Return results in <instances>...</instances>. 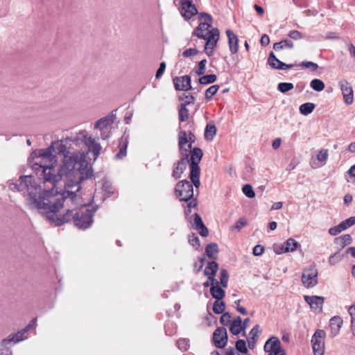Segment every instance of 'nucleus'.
Returning <instances> with one entry per match:
<instances>
[{
    "label": "nucleus",
    "mask_w": 355,
    "mask_h": 355,
    "mask_svg": "<svg viewBox=\"0 0 355 355\" xmlns=\"http://www.w3.org/2000/svg\"><path fill=\"white\" fill-rule=\"evenodd\" d=\"M225 309V304L222 300H216L213 304V311L216 314L223 313Z\"/></svg>",
    "instance_id": "nucleus-32"
},
{
    "label": "nucleus",
    "mask_w": 355,
    "mask_h": 355,
    "mask_svg": "<svg viewBox=\"0 0 355 355\" xmlns=\"http://www.w3.org/2000/svg\"><path fill=\"white\" fill-rule=\"evenodd\" d=\"M219 89V86L218 85H212L211 87H209L206 91H205V98L206 99H210L212 98L213 96H214L216 94V93L217 92V91Z\"/></svg>",
    "instance_id": "nucleus-39"
},
{
    "label": "nucleus",
    "mask_w": 355,
    "mask_h": 355,
    "mask_svg": "<svg viewBox=\"0 0 355 355\" xmlns=\"http://www.w3.org/2000/svg\"><path fill=\"white\" fill-rule=\"evenodd\" d=\"M214 345L218 348H223L227 343V330L224 327H218L213 334Z\"/></svg>",
    "instance_id": "nucleus-12"
},
{
    "label": "nucleus",
    "mask_w": 355,
    "mask_h": 355,
    "mask_svg": "<svg viewBox=\"0 0 355 355\" xmlns=\"http://www.w3.org/2000/svg\"><path fill=\"white\" fill-rule=\"evenodd\" d=\"M189 160L188 159V154H185V157H182L175 166L172 175L177 180L181 178L182 174L184 172L187 168V166L189 164Z\"/></svg>",
    "instance_id": "nucleus-17"
},
{
    "label": "nucleus",
    "mask_w": 355,
    "mask_h": 355,
    "mask_svg": "<svg viewBox=\"0 0 355 355\" xmlns=\"http://www.w3.org/2000/svg\"><path fill=\"white\" fill-rule=\"evenodd\" d=\"M123 144H120V149L119 152L116 153V158L121 159L123 157L126 155V148L128 144V141L126 139H122Z\"/></svg>",
    "instance_id": "nucleus-35"
},
{
    "label": "nucleus",
    "mask_w": 355,
    "mask_h": 355,
    "mask_svg": "<svg viewBox=\"0 0 355 355\" xmlns=\"http://www.w3.org/2000/svg\"><path fill=\"white\" fill-rule=\"evenodd\" d=\"M263 350L266 355H286L285 349L282 347L280 340L276 336H272L266 340Z\"/></svg>",
    "instance_id": "nucleus-8"
},
{
    "label": "nucleus",
    "mask_w": 355,
    "mask_h": 355,
    "mask_svg": "<svg viewBox=\"0 0 355 355\" xmlns=\"http://www.w3.org/2000/svg\"><path fill=\"white\" fill-rule=\"evenodd\" d=\"M247 224V221L244 218H240L234 226L232 227V230L239 232Z\"/></svg>",
    "instance_id": "nucleus-45"
},
{
    "label": "nucleus",
    "mask_w": 355,
    "mask_h": 355,
    "mask_svg": "<svg viewBox=\"0 0 355 355\" xmlns=\"http://www.w3.org/2000/svg\"><path fill=\"white\" fill-rule=\"evenodd\" d=\"M189 242L191 245L196 247V248L200 246V240L198 236H195L194 234L189 236Z\"/></svg>",
    "instance_id": "nucleus-53"
},
{
    "label": "nucleus",
    "mask_w": 355,
    "mask_h": 355,
    "mask_svg": "<svg viewBox=\"0 0 355 355\" xmlns=\"http://www.w3.org/2000/svg\"><path fill=\"white\" fill-rule=\"evenodd\" d=\"M226 35L228 38V44L230 51L232 54L237 53L239 49V39L238 37L231 31L227 30Z\"/></svg>",
    "instance_id": "nucleus-20"
},
{
    "label": "nucleus",
    "mask_w": 355,
    "mask_h": 355,
    "mask_svg": "<svg viewBox=\"0 0 355 355\" xmlns=\"http://www.w3.org/2000/svg\"><path fill=\"white\" fill-rule=\"evenodd\" d=\"M37 325V318L33 319L31 322L24 328V329L26 330V332H28L29 330L35 328Z\"/></svg>",
    "instance_id": "nucleus-60"
},
{
    "label": "nucleus",
    "mask_w": 355,
    "mask_h": 355,
    "mask_svg": "<svg viewBox=\"0 0 355 355\" xmlns=\"http://www.w3.org/2000/svg\"><path fill=\"white\" fill-rule=\"evenodd\" d=\"M268 64L275 69H279V70H285V69H289L295 66V64H287L282 61H280L277 57L275 56V53L271 51L269 53L268 58Z\"/></svg>",
    "instance_id": "nucleus-14"
},
{
    "label": "nucleus",
    "mask_w": 355,
    "mask_h": 355,
    "mask_svg": "<svg viewBox=\"0 0 355 355\" xmlns=\"http://www.w3.org/2000/svg\"><path fill=\"white\" fill-rule=\"evenodd\" d=\"M318 269L315 266H310L303 270L302 282L306 288H313L318 284Z\"/></svg>",
    "instance_id": "nucleus-9"
},
{
    "label": "nucleus",
    "mask_w": 355,
    "mask_h": 355,
    "mask_svg": "<svg viewBox=\"0 0 355 355\" xmlns=\"http://www.w3.org/2000/svg\"><path fill=\"white\" fill-rule=\"evenodd\" d=\"M87 152H77L62 157L58 166L55 162L49 164L40 160L29 161V165L34 171L42 170L44 180L36 182L32 175L21 176L16 183H10L11 190L27 192L26 204L31 209L47 207L50 202L53 211L58 208V202L62 200L80 204V182L92 176L90 164L87 162Z\"/></svg>",
    "instance_id": "nucleus-1"
},
{
    "label": "nucleus",
    "mask_w": 355,
    "mask_h": 355,
    "mask_svg": "<svg viewBox=\"0 0 355 355\" xmlns=\"http://www.w3.org/2000/svg\"><path fill=\"white\" fill-rule=\"evenodd\" d=\"M348 51L352 58H355V46L352 44H347Z\"/></svg>",
    "instance_id": "nucleus-62"
},
{
    "label": "nucleus",
    "mask_w": 355,
    "mask_h": 355,
    "mask_svg": "<svg viewBox=\"0 0 355 355\" xmlns=\"http://www.w3.org/2000/svg\"><path fill=\"white\" fill-rule=\"evenodd\" d=\"M189 114L188 109L184 105H181L179 110V119L182 122L186 121L189 119Z\"/></svg>",
    "instance_id": "nucleus-37"
},
{
    "label": "nucleus",
    "mask_w": 355,
    "mask_h": 355,
    "mask_svg": "<svg viewBox=\"0 0 355 355\" xmlns=\"http://www.w3.org/2000/svg\"><path fill=\"white\" fill-rule=\"evenodd\" d=\"M210 293L214 298L218 300H223L225 297V291L224 289L220 288L218 284H216L210 288Z\"/></svg>",
    "instance_id": "nucleus-27"
},
{
    "label": "nucleus",
    "mask_w": 355,
    "mask_h": 355,
    "mask_svg": "<svg viewBox=\"0 0 355 355\" xmlns=\"http://www.w3.org/2000/svg\"><path fill=\"white\" fill-rule=\"evenodd\" d=\"M193 183L188 180H182L179 182L175 187V193L180 197V200L189 202V208L196 207L197 205L196 200L194 199Z\"/></svg>",
    "instance_id": "nucleus-5"
},
{
    "label": "nucleus",
    "mask_w": 355,
    "mask_h": 355,
    "mask_svg": "<svg viewBox=\"0 0 355 355\" xmlns=\"http://www.w3.org/2000/svg\"><path fill=\"white\" fill-rule=\"evenodd\" d=\"M53 153L65 156L67 155L66 153H68V148L66 145L60 141H53L46 149L39 150L37 152L33 154L28 159V162L32 159H35V161L40 160L46 164L56 162L55 156Z\"/></svg>",
    "instance_id": "nucleus-4"
},
{
    "label": "nucleus",
    "mask_w": 355,
    "mask_h": 355,
    "mask_svg": "<svg viewBox=\"0 0 355 355\" xmlns=\"http://www.w3.org/2000/svg\"><path fill=\"white\" fill-rule=\"evenodd\" d=\"M343 231H344V230L340 223L338 225L329 228V233L331 236H336Z\"/></svg>",
    "instance_id": "nucleus-48"
},
{
    "label": "nucleus",
    "mask_w": 355,
    "mask_h": 355,
    "mask_svg": "<svg viewBox=\"0 0 355 355\" xmlns=\"http://www.w3.org/2000/svg\"><path fill=\"white\" fill-rule=\"evenodd\" d=\"M349 314L351 316V318H353L355 317V306L352 305L350 306L348 309Z\"/></svg>",
    "instance_id": "nucleus-64"
},
{
    "label": "nucleus",
    "mask_w": 355,
    "mask_h": 355,
    "mask_svg": "<svg viewBox=\"0 0 355 355\" xmlns=\"http://www.w3.org/2000/svg\"><path fill=\"white\" fill-rule=\"evenodd\" d=\"M242 191L243 193L250 198H252L255 196V193L250 184H245L242 188Z\"/></svg>",
    "instance_id": "nucleus-41"
},
{
    "label": "nucleus",
    "mask_w": 355,
    "mask_h": 355,
    "mask_svg": "<svg viewBox=\"0 0 355 355\" xmlns=\"http://www.w3.org/2000/svg\"><path fill=\"white\" fill-rule=\"evenodd\" d=\"M300 65L306 68H311L312 71H315L318 68V65L316 63L309 61L302 62Z\"/></svg>",
    "instance_id": "nucleus-55"
},
{
    "label": "nucleus",
    "mask_w": 355,
    "mask_h": 355,
    "mask_svg": "<svg viewBox=\"0 0 355 355\" xmlns=\"http://www.w3.org/2000/svg\"><path fill=\"white\" fill-rule=\"evenodd\" d=\"M198 50L196 49L190 48L185 50L182 53V56L184 58L193 57L197 55Z\"/></svg>",
    "instance_id": "nucleus-52"
},
{
    "label": "nucleus",
    "mask_w": 355,
    "mask_h": 355,
    "mask_svg": "<svg viewBox=\"0 0 355 355\" xmlns=\"http://www.w3.org/2000/svg\"><path fill=\"white\" fill-rule=\"evenodd\" d=\"M300 246L299 243L293 239H288L284 243V245L279 250L277 249H275V252L277 254H280L282 252H293Z\"/></svg>",
    "instance_id": "nucleus-21"
},
{
    "label": "nucleus",
    "mask_w": 355,
    "mask_h": 355,
    "mask_svg": "<svg viewBox=\"0 0 355 355\" xmlns=\"http://www.w3.org/2000/svg\"><path fill=\"white\" fill-rule=\"evenodd\" d=\"M202 155V150L199 148H194L191 150L190 179L196 189L200 185V168L198 164L201 161Z\"/></svg>",
    "instance_id": "nucleus-6"
},
{
    "label": "nucleus",
    "mask_w": 355,
    "mask_h": 355,
    "mask_svg": "<svg viewBox=\"0 0 355 355\" xmlns=\"http://www.w3.org/2000/svg\"><path fill=\"white\" fill-rule=\"evenodd\" d=\"M177 345L182 351H186L189 347V340L184 338L180 339L177 342Z\"/></svg>",
    "instance_id": "nucleus-49"
},
{
    "label": "nucleus",
    "mask_w": 355,
    "mask_h": 355,
    "mask_svg": "<svg viewBox=\"0 0 355 355\" xmlns=\"http://www.w3.org/2000/svg\"><path fill=\"white\" fill-rule=\"evenodd\" d=\"M173 83L177 90L188 91L191 89V78L189 76L176 77L173 79Z\"/></svg>",
    "instance_id": "nucleus-16"
},
{
    "label": "nucleus",
    "mask_w": 355,
    "mask_h": 355,
    "mask_svg": "<svg viewBox=\"0 0 355 355\" xmlns=\"http://www.w3.org/2000/svg\"><path fill=\"white\" fill-rule=\"evenodd\" d=\"M278 89L282 93H286L294 88V85L291 83H280L277 85Z\"/></svg>",
    "instance_id": "nucleus-38"
},
{
    "label": "nucleus",
    "mask_w": 355,
    "mask_h": 355,
    "mask_svg": "<svg viewBox=\"0 0 355 355\" xmlns=\"http://www.w3.org/2000/svg\"><path fill=\"white\" fill-rule=\"evenodd\" d=\"M230 331L233 335H238L241 331H243L242 328V320L240 317L236 318L232 321Z\"/></svg>",
    "instance_id": "nucleus-25"
},
{
    "label": "nucleus",
    "mask_w": 355,
    "mask_h": 355,
    "mask_svg": "<svg viewBox=\"0 0 355 355\" xmlns=\"http://www.w3.org/2000/svg\"><path fill=\"white\" fill-rule=\"evenodd\" d=\"M264 252V247L261 245H257L253 248V254L254 256H261Z\"/></svg>",
    "instance_id": "nucleus-54"
},
{
    "label": "nucleus",
    "mask_w": 355,
    "mask_h": 355,
    "mask_svg": "<svg viewBox=\"0 0 355 355\" xmlns=\"http://www.w3.org/2000/svg\"><path fill=\"white\" fill-rule=\"evenodd\" d=\"M205 259L202 257L199 259V261L194 264V268L197 270V272L200 271L204 265V261Z\"/></svg>",
    "instance_id": "nucleus-59"
},
{
    "label": "nucleus",
    "mask_w": 355,
    "mask_h": 355,
    "mask_svg": "<svg viewBox=\"0 0 355 355\" xmlns=\"http://www.w3.org/2000/svg\"><path fill=\"white\" fill-rule=\"evenodd\" d=\"M231 315L228 312L223 313L220 318V322L223 326H227L231 322Z\"/></svg>",
    "instance_id": "nucleus-46"
},
{
    "label": "nucleus",
    "mask_w": 355,
    "mask_h": 355,
    "mask_svg": "<svg viewBox=\"0 0 355 355\" xmlns=\"http://www.w3.org/2000/svg\"><path fill=\"white\" fill-rule=\"evenodd\" d=\"M181 14L186 19H191L197 14V9L190 0H180Z\"/></svg>",
    "instance_id": "nucleus-13"
},
{
    "label": "nucleus",
    "mask_w": 355,
    "mask_h": 355,
    "mask_svg": "<svg viewBox=\"0 0 355 355\" xmlns=\"http://www.w3.org/2000/svg\"><path fill=\"white\" fill-rule=\"evenodd\" d=\"M294 48V43L289 40H284L273 44V49L279 51L283 49H293Z\"/></svg>",
    "instance_id": "nucleus-26"
},
{
    "label": "nucleus",
    "mask_w": 355,
    "mask_h": 355,
    "mask_svg": "<svg viewBox=\"0 0 355 355\" xmlns=\"http://www.w3.org/2000/svg\"><path fill=\"white\" fill-rule=\"evenodd\" d=\"M192 226H193V229L198 231L199 234L202 236L205 237L208 235V234H209L208 229L204 225L201 217L198 214H195L193 216Z\"/></svg>",
    "instance_id": "nucleus-19"
},
{
    "label": "nucleus",
    "mask_w": 355,
    "mask_h": 355,
    "mask_svg": "<svg viewBox=\"0 0 355 355\" xmlns=\"http://www.w3.org/2000/svg\"><path fill=\"white\" fill-rule=\"evenodd\" d=\"M178 141H179V146L180 149L182 150L184 148V146L187 144L188 140H187V135L185 131H181L180 132L178 135Z\"/></svg>",
    "instance_id": "nucleus-36"
},
{
    "label": "nucleus",
    "mask_w": 355,
    "mask_h": 355,
    "mask_svg": "<svg viewBox=\"0 0 355 355\" xmlns=\"http://www.w3.org/2000/svg\"><path fill=\"white\" fill-rule=\"evenodd\" d=\"M288 37L295 40H299L303 37L302 33L295 30L290 31Z\"/></svg>",
    "instance_id": "nucleus-51"
},
{
    "label": "nucleus",
    "mask_w": 355,
    "mask_h": 355,
    "mask_svg": "<svg viewBox=\"0 0 355 355\" xmlns=\"http://www.w3.org/2000/svg\"><path fill=\"white\" fill-rule=\"evenodd\" d=\"M304 298L306 302L308 303L310 305V306L313 309H318L319 307H321L324 300L323 297L315 295H305Z\"/></svg>",
    "instance_id": "nucleus-22"
},
{
    "label": "nucleus",
    "mask_w": 355,
    "mask_h": 355,
    "mask_svg": "<svg viewBox=\"0 0 355 355\" xmlns=\"http://www.w3.org/2000/svg\"><path fill=\"white\" fill-rule=\"evenodd\" d=\"M112 123V120L109 117H105L99 119L95 123V128L101 131V137L103 139H106L108 135H105V132L109 130V126Z\"/></svg>",
    "instance_id": "nucleus-18"
},
{
    "label": "nucleus",
    "mask_w": 355,
    "mask_h": 355,
    "mask_svg": "<svg viewBox=\"0 0 355 355\" xmlns=\"http://www.w3.org/2000/svg\"><path fill=\"white\" fill-rule=\"evenodd\" d=\"M77 141L84 142L88 150L94 155V159H96L101 150V144L86 131H80L77 135Z\"/></svg>",
    "instance_id": "nucleus-7"
},
{
    "label": "nucleus",
    "mask_w": 355,
    "mask_h": 355,
    "mask_svg": "<svg viewBox=\"0 0 355 355\" xmlns=\"http://www.w3.org/2000/svg\"><path fill=\"white\" fill-rule=\"evenodd\" d=\"M216 284H218V281L215 278H213V279H208L207 281H206L205 282L203 283L204 287H209L210 286H215Z\"/></svg>",
    "instance_id": "nucleus-58"
},
{
    "label": "nucleus",
    "mask_w": 355,
    "mask_h": 355,
    "mask_svg": "<svg viewBox=\"0 0 355 355\" xmlns=\"http://www.w3.org/2000/svg\"><path fill=\"white\" fill-rule=\"evenodd\" d=\"M338 85L343 96L344 103L347 105H352L354 102V92L351 84L346 80H341Z\"/></svg>",
    "instance_id": "nucleus-11"
},
{
    "label": "nucleus",
    "mask_w": 355,
    "mask_h": 355,
    "mask_svg": "<svg viewBox=\"0 0 355 355\" xmlns=\"http://www.w3.org/2000/svg\"><path fill=\"white\" fill-rule=\"evenodd\" d=\"M80 204L69 202L68 205L62 200L58 202V208L53 211L51 207L53 202H50L47 207L36 209L45 215L46 218L51 223L59 226L64 223L73 221L78 228L85 229L90 227L93 223L94 211L88 206L83 205L82 198Z\"/></svg>",
    "instance_id": "nucleus-2"
},
{
    "label": "nucleus",
    "mask_w": 355,
    "mask_h": 355,
    "mask_svg": "<svg viewBox=\"0 0 355 355\" xmlns=\"http://www.w3.org/2000/svg\"><path fill=\"white\" fill-rule=\"evenodd\" d=\"M199 25L194 34L199 38L206 40L205 51L208 56L213 55L214 49L216 46L220 37L218 28H211L213 19L210 15L206 12L199 14Z\"/></svg>",
    "instance_id": "nucleus-3"
},
{
    "label": "nucleus",
    "mask_w": 355,
    "mask_h": 355,
    "mask_svg": "<svg viewBox=\"0 0 355 355\" xmlns=\"http://www.w3.org/2000/svg\"><path fill=\"white\" fill-rule=\"evenodd\" d=\"M236 349L237 351L243 354H246L248 352L245 341L241 339L236 342Z\"/></svg>",
    "instance_id": "nucleus-40"
},
{
    "label": "nucleus",
    "mask_w": 355,
    "mask_h": 355,
    "mask_svg": "<svg viewBox=\"0 0 355 355\" xmlns=\"http://www.w3.org/2000/svg\"><path fill=\"white\" fill-rule=\"evenodd\" d=\"M310 87L316 92H321L324 89L325 85L322 80L315 78L311 81Z\"/></svg>",
    "instance_id": "nucleus-31"
},
{
    "label": "nucleus",
    "mask_w": 355,
    "mask_h": 355,
    "mask_svg": "<svg viewBox=\"0 0 355 355\" xmlns=\"http://www.w3.org/2000/svg\"><path fill=\"white\" fill-rule=\"evenodd\" d=\"M228 278L227 271L225 269L222 270L220 276V283L223 287L226 288L227 286Z\"/></svg>",
    "instance_id": "nucleus-42"
},
{
    "label": "nucleus",
    "mask_w": 355,
    "mask_h": 355,
    "mask_svg": "<svg viewBox=\"0 0 355 355\" xmlns=\"http://www.w3.org/2000/svg\"><path fill=\"white\" fill-rule=\"evenodd\" d=\"M328 150L327 149H322L318 152L317 159L320 162V164H317L315 167H320L324 166L328 159Z\"/></svg>",
    "instance_id": "nucleus-29"
},
{
    "label": "nucleus",
    "mask_w": 355,
    "mask_h": 355,
    "mask_svg": "<svg viewBox=\"0 0 355 355\" xmlns=\"http://www.w3.org/2000/svg\"><path fill=\"white\" fill-rule=\"evenodd\" d=\"M326 333L324 330L318 329L311 338V345L314 355H324V340Z\"/></svg>",
    "instance_id": "nucleus-10"
},
{
    "label": "nucleus",
    "mask_w": 355,
    "mask_h": 355,
    "mask_svg": "<svg viewBox=\"0 0 355 355\" xmlns=\"http://www.w3.org/2000/svg\"><path fill=\"white\" fill-rule=\"evenodd\" d=\"M206 64H207V60H202L199 62L198 68H197V69L196 71V73L198 75H202V74L205 73V70H206Z\"/></svg>",
    "instance_id": "nucleus-47"
},
{
    "label": "nucleus",
    "mask_w": 355,
    "mask_h": 355,
    "mask_svg": "<svg viewBox=\"0 0 355 355\" xmlns=\"http://www.w3.org/2000/svg\"><path fill=\"white\" fill-rule=\"evenodd\" d=\"M315 107V105L313 103H305L300 106L299 110L302 114L307 116L313 111Z\"/></svg>",
    "instance_id": "nucleus-30"
},
{
    "label": "nucleus",
    "mask_w": 355,
    "mask_h": 355,
    "mask_svg": "<svg viewBox=\"0 0 355 355\" xmlns=\"http://www.w3.org/2000/svg\"><path fill=\"white\" fill-rule=\"evenodd\" d=\"M180 99L181 101H183L182 105H184L185 107H187V105H189L191 103H193L194 98L192 96L182 94Z\"/></svg>",
    "instance_id": "nucleus-50"
},
{
    "label": "nucleus",
    "mask_w": 355,
    "mask_h": 355,
    "mask_svg": "<svg viewBox=\"0 0 355 355\" xmlns=\"http://www.w3.org/2000/svg\"><path fill=\"white\" fill-rule=\"evenodd\" d=\"M260 43L262 46H267L270 43V37L267 35H263L260 40Z\"/></svg>",
    "instance_id": "nucleus-61"
},
{
    "label": "nucleus",
    "mask_w": 355,
    "mask_h": 355,
    "mask_svg": "<svg viewBox=\"0 0 355 355\" xmlns=\"http://www.w3.org/2000/svg\"><path fill=\"white\" fill-rule=\"evenodd\" d=\"M218 251V245L216 243L208 244L205 248L206 255L211 259L214 258V254L217 253Z\"/></svg>",
    "instance_id": "nucleus-33"
},
{
    "label": "nucleus",
    "mask_w": 355,
    "mask_h": 355,
    "mask_svg": "<svg viewBox=\"0 0 355 355\" xmlns=\"http://www.w3.org/2000/svg\"><path fill=\"white\" fill-rule=\"evenodd\" d=\"M344 230L355 225V216H352L340 223Z\"/></svg>",
    "instance_id": "nucleus-43"
},
{
    "label": "nucleus",
    "mask_w": 355,
    "mask_h": 355,
    "mask_svg": "<svg viewBox=\"0 0 355 355\" xmlns=\"http://www.w3.org/2000/svg\"><path fill=\"white\" fill-rule=\"evenodd\" d=\"M217 129L214 124H207L205 130V138L206 140L212 141L216 135Z\"/></svg>",
    "instance_id": "nucleus-28"
},
{
    "label": "nucleus",
    "mask_w": 355,
    "mask_h": 355,
    "mask_svg": "<svg viewBox=\"0 0 355 355\" xmlns=\"http://www.w3.org/2000/svg\"><path fill=\"white\" fill-rule=\"evenodd\" d=\"M240 301V300H238L235 302V304H236V309L241 314L245 315L247 314V311L243 306L239 305Z\"/></svg>",
    "instance_id": "nucleus-57"
},
{
    "label": "nucleus",
    "mask_w": 355,
    "mask_h": 355,
    "mask_svg": "<svg viewBox=\"0 0 355 355\" xmlns=\"http://www.w3.org/2000/svg\"><path fill=\"white\" fill-rule=\"evenodd\" d=\"M165 69H166V63L164 62H161L159 64V67L157 69L156 75H155L156 78L158 79L162 76V74L164 73V72L165 71Z\"/></svg>",
    "instance_id": "nucleus-56"
},
{
    "label": "nucleus",
    "mask_w": 355,
    "mask_h": 355,
    "mask_svg": "<svg viewBox=\"0 0 355 355\" xmlns=\"http://www.w3.org/2000/svg\"><path fill=\"white\" fill-rule=\"evenodd\" d=\"M27 334L26 330L23 329L19 331L16 334L10 335L7 338L3 339L1 342V346L6 347L10 343L13 342L14 343H19L20 341L24 340L27 338L26 334Z\"/></svg>",
    "instance_id": "nucleus-15"
},
{
    "label": "nucleus",
    "mask_w": 355,
    "mask_h": 355,
    "mask_svg": "<svg viewBox=\"0 0 355 355\" xmlns=\"http://www.w3.org/2000/svg\"><path fill=\"white\" fill-rule=\"evenodd\" d=\"M261 334L260 326L256 324L250 331V336L252 340H257Z\"/></svg>",
    "instance_id": "nucleus-44"
},
{
    "label": "nucleus",
    "mask_w": 355,
    "mask_h": 355,
    "mask_svg": "<svg viewBox=\"0 0 355 355\" xmlns=\"http://www.w3.org/2000/svg\"><path fill=\"white\" fill-rule=\"evenodd\" d=\"M216 80V76L214 74L205 75L200 78L199 82L202 85L213 83Z\"/></svg>",
    "instance_id": "nucleus-34"
},
{
    "label": "nucleus",
    "mask_w": 355,
    "mask_h": 355,
    "mask_svg": "<svg viewBox=\"0 0 355 355\" xmlns=\"http://www.w3.org/2000/svg\"><path fill=\"white\" fill-rule=\"evenodd\" d=\"M218 269V265L214 261L208 263L207 266L205 268L204 274L208 279L215 278L216 274Z\"/></svg>",
    "instance_id": "nucleus-24"
},
{
    "label": "nucleus",
    "mask_w": 355,
    "mask_h": 355,
    "mask_svg": "<svg viewBox=\"0 0 355 355\" xmlns=\"http://www.w3.org/2000/svg\"><path fill=\"white\" fill-rule=\"evenodd\" d=\"M0 355H12V352L10 349L7 348V346L6 347H3L1 349Z\"/></svg>",
    "instance_id": "nucleus-63"
},
{
    "label": "nucleus",
    "mask_w": 355,
    "mask_h": 355,
    "mask_svg": "<svg viewBox=\"0 0 355 355\" xmlns=\"http://www.w3.org/2000/svg\"><path fill=\"white\" fill-rule=\"evenodd\" d=\"M343 325V320L339 316H334L330 320V328H331V334L332 336H336L341 327Z\"/></svg>",
    "instance_id": "nucleus-23"
}]
</instances>
